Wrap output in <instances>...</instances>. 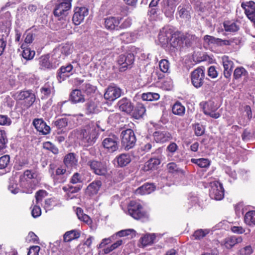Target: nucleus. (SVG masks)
<instances>
[{
    "instance_id": "23",
    "label": "nucleus",
    "mask_w": 255,
    "mask_h": 255,
    "mask_svg": "<svg viewBox=\"0 0 255 255\" xmlns=\"http://www.w3.org/2000/svg\"><path fill=\"white\" fill-rule=\"evenodd\" d=\"M102 186V182L100 180H95L91 183L86 188V195L92 197L96 195Z\"/></svg>"
},
{
    "instance_id": "10",
    "label": "nucleus",
    "mask_w": 255,
    "mask_h": 255,
    "mask_svg": "<svg viewBox=\"0 0 255 255\" xmlns=\"http://www.w3.org/2000/svg\"><path fill=\"white\" fill-rule=\"evenodd\" d=\"M204 44L209 47L213 46H223L231 45L233 43L232 39L223 40L216 38L213 36L206 35L203 37Z\"/></svg>"
},
{
    "instance_id": "61",
    "label": "nucleus",
    "mask_w": 255,
    "mask_h": 255,
    "mask_svg": "<svg viewBox=\"0 0 255 255\" xmlns=\"http://www.w3.org/2000/svg\"><path fill=\"white\" fill-rule=\"evenodd\" d=\"M115 239H116V236L115 235L111 236L110 237H109L108 238H105V239H103L101 243L99 244V248H103L104 246H105L109 243H111Z\"/></svg>"
},
{
    "instance_id": "59",
    "label": "nucleus",
    "mask_w": 255,
    "mask_h": 255,
    "mask_svg": "<svg viewBox=\"0 0 255 255\" xmlns=\"http://www.w3.org/2000/svg\"><path fill=\"white\" fill-rule=\"evenodd\" d=\"M11 121L6 115H0V125L9 126Z\"/></svg>"
},
{
    "instance_id": "60",
    "label": "nucleus",
    "mask_w": 255,
    "mask_h": 255,
    "mask_svg": "<svg viewBox=\"0 0 255 255\" xmlns=\"http://www.w3.org/2000/svg\"><path fill=\"white\" fill-rule=\"evenodd\" d=\"M195 134L197 136H201L204 133V128L202 125L196 124L194 125Z\"/></svg>"
},
{
    "instance_id": "30",
    "label": "nucleus",
    "mask_w": 255,
    "mask_h": 255,
    "mask_svg": "<svg viewBox=\"0 0 255 255\" xmlns=\"http://www.w3.org/2000/svg\"><path fill=\"white\" fill-rule=\"evenodd\" d=\"M40 91L42 94L41 99H45L49 97L51 94H54V87L52 84L47 83L40 89Z\"/></svg>"
},
{
    "instance_id": "41",
    "label": "nucleus",
    "mask_w": 255,
    "mask_h": 255,
    "mask_svg": "<svg viewBox=\"0 0 255 255\" xmlns=\"http://www.w3.org/2000/svg\"><path fill=\"white\" fill-rule=\"evenodd\" d=\"M156 236L155 234H148L141 237L140 240L141 244L144 246H146L152 244Z\"/></svg>"
},
{
    "instance_id": "33",
    "label": "nucleus",
    "mask_w": 255,
    "mask_h": 255,
    "mask_svg": "<svg viewBox=\"0 0 255 255\" xmlns=\"http://www.w3.org/2000/svg\"><path fill=\"white\" fill-rule=\"evenodd\" d=\"M80 236V233L76 230H72L66 232L63 235V242H70L74 240L78 239Z\"/></svg>"
},
{
    "instance_id": "25",
    "label": "nucleus",
    "mask_w": 255,
    "mask_h": 255,
    "mask_svg": "<svg viewBox=\"0 0 255 255\" xmlns=\"http://www.w3.org/2000/svg\"><path fill=\"white\" fill-rule=\"evenodd\" d=\"M153 136L156 142L163 143L170 139L171 134L167 131H156L153 133Z\"/></svg>"
},
{
    "instance_id": "12",
    "label": "nucleus",
    "mask_w": 255,
    "mask_h": 255,
    "mask_svg": "<svg viewBox=\"0 0 255 255\" xmlns=\"http://www.w3.org/2000/svg\"><path fill=\"white\" fill-rule=\"evenodd\" d=\"M219 106L213 101H208L205 102L203 107L204 113L210 117L218 119L220 117V114L216 112Z\"/></svg>"
},
{
    "instance_id": "54",
    "label": "nucleus",
    "mask_w": 255,
    "mask_h": 255,
    "mask_svg": "<svg viewBox=\"0 0 255 255\" xmlns=\"http://www.w3.org/2000/svg\"><path fill=\"white\" fill-rule=\"evenodd\" d=\"M35 55V51L31 50L30 48H23L22 55L26 60L32 59Z\"/></svg>"
},
{
    "instance_id": "21",
    "label": "nucleus",
    "mask_w": 255,
    "mask_h": 255,
    "mask_svg": "<svg viewBox=\"0 0 255 255\" xmlns=\"http://www.w3.org/2000/svg\"><path fill=\"white\" fill-rule=\"evenodd\" d=\"M95 100H90L85 105V110L87 115L96 114L100 112V108Z\"/></svg>"
},
{
    "instance_id": "19",
    "label": "nucleus",
    "mask_w": 255,
    "mask_h": 255,
    "mask_svg": "<svg viewBox=\"0 0 255 255\" xmlns=\"http://www.w3.org/2000/svg\"><path fill=\"white\" fill-rule=\"evenodd\" d=\"M172 30L169 27H164L160 30L158 34V39L162 45L168 44L173 35Z\"/></svg>"
},
{
    "instance_id": "50",
    "label": "nucleus",
    "mask_w": 255,
    "mask_h": 255,
    "mask_svg": "<svg viewBox=\"0 0 255 255\" xmlns=\"http://www.w3.org/2000/svg\"><path fill=\"white\" fill-rule=\"evenodd\" d=\"M159 95L156 93H146L142 94L141 98L144 101H156L159 99Z\"/></svg>"
},
{
    "instance_id": "24",
    "label": "nucleus",
    "mask_w": 255,
    "mask_h": 255,
    "mask_svg": "<svg viewBox=\"0 0 255 255\" xmlns=\"http://www.w3.org/2000/svg\"><path fill=\"white\" fill-rule=\"evenodd\" d=\"M122 18L120 17L109 16L105 19V27L109 30H114L118 27Z\"/></svg>"
},
{
    "instance_id": "51",
    "label": "nucleus",
    "mask_w": 255,
    "mask_h": 255,
    "mask_svg": "<svg viewBox=\"0 0 255 255\" xmlns=\"http://www.w3.org/2000/svg\"><path fill=\"white\" fill-rule=\"evenodd\" d=\"M44 149L51 151L54 154H57L59 153L58 148L50 141L44 142L43 144Z\"/></svg>"
},
{
    "instance_id": "4",
    "label": "nucleus",
    "mask_w": 255,
    "mask_h": 255,
    "mask_svg": "<svg viewBox=\"0 0 255 255\" xmlns=\"http://www.w3.org/2000/svg\"><path fill=\"white\" fill-rule=\"evenodd\" d=\"M128 214L136 220L147 218L145 212L143 210L142 206L138 203L131 201L128 205Z\"/></svg>"
},
{
    "instance_id": "2",
    "label": "nucleus",
    "mask_w": 255,
    "mask_h": 255,
    "mask_svg": "<svg viewBox=\"0 0 255 255\" xmlns=\"http://www.w3.org/2000/svg\"><path fill=\"white\" fill-rule=\"evenodd\" d=\"M135 50L134 47H131L129 51L120 55L118 59L117 62L119 66V71L124 72L128 69H130L134 63L135 57L132 53Z\"/></svg>"
},
{
    "instance_id": "9",
    "label": "nucleus",
    "mask_w": 255,
    "mask_h": 255,
    "mask_svg": "<svg viewBox=\"0 0 255 255\" xmlns=\"http://www.w3.org/2000/svg\"><path fill=\"white\" fill-rule=\"evenodd\" d=\"M49 54L41 56L39 58V68L41 70H46L55 69L59 65L60 63L58 60H55L52 55L51 59L50 60Z\"/></svg>"
},
{
    "instance_id": "49",
    "label": "nucleus",
    "mask_w": 255,
    "mask_h": 255,
    "mask_svg": "<svg viewBox=\"0 0 255 255\" xmlns=\"http://www.w3.org/2000/svg\"><path fill=\"white\" fill-rule=\"evenodd\" d=\"M191 161L201 168H207L210 165V161L206 158H192Z\"/></svg>"
},
{
    "instance_id": "52",
    "label": "nucleus",
    "mask_w": 255,
    "mask_h": 255,
    "mask_svg": "<svg viewBox=\"0 0 255 255\" xmlns=\"http://www.w3.org/2000/svg\"><path fill=\"white\" fill-rule=\"evenodd\" d=\"M159 67L163 73H169L170 63L168 60L166 59H162L159 62Z\"/></svg>"
},
{
    "instance_id": "6",
    "label": "nucleus",
    "mask_w": 255,
    "mask_h": 255,
    "mask_svg": "<svg viewBox=\"0 0 255 255\" xmlns=\"http://www.w3.org/2000/svg\"><path fill=\"white\" fill-rule=\"evenodd\" d=\"M12 97L16 101H24V109H28L35 101V96L30 91H22L15 93Z\"/></svg>"
},
{
    "instance_id": "20",
    "label": "nucleus",
    "mask_w": 255,
    "mask_h": 255,
    "mask_svg": "<svg viewBox=\"0 0 255 255\" xmlns=\"http://www.w3.org/2000/svg\"><path fill=\"white\" fill-rule=\"evenodd\" d=\"M243 239L241 236H232L226 238L221 243L227 249H231L236 245L241 243Z\"/></svg>"
},
{
    "instance_id": "47",
    "label": "nucleus",
    "mask_w": 255,
    "mask_h": 255,
    "mask_svg": "<svg viewBox=\"0 0 255 255\" xmlns=\"http://www.w3.org/2000/svg\"><path fill=\"white\" fill-rule=\"evenodd\" d=\"M248 75V72L243 67H237L234 70L233 73V78L235 80H238L242 76H246Z\"/></svg>"
},
{
    "instance_id": "14",
    "label": "nucleus",
    "mask_w": 255,
    "mask_h": 255,
    "mask_svg": "<svg viewBox=\"0 0 255 255\" xmlns=\"http://www.w3.org/2000/svg\"><path fill=\"white\" fill-rule=\"evenodd\" d=\"M122 90L117 86H109L104 94L105 99L113 101L119 98L122 94Z\"/></svg>"
},
{
    "instance_id": "44",
    "label": "nucleus",
    "mask_w": 255,
    "mask_h": 255,
    "mask_svg": "<svg viewBox=\"0 0 255 255\" xmlns=\"http://www.w3.org/2000/svg\"><path fill=\"white\" fill-rule=\"evenodd\" d=\"M224 27L226 31L232 32L237 31L239 29V25L235 22L225 21Z\"/></svg>"
},
{
    "instance_id": "36",
    "label": "nucleus",
    "mask_w": 255,
    "mask_h": 255,
    "mask_svg": "<svg viewBox=\"0 0 255 255\" xmlns=\"http://www.w3.org/2000/svg\"><path fill=\"white\" fill-rule=\"evenodd\" d=\"M77 82L79 84L81 85L80 87L81 91H82L87 95L91 94L95 92V87L89 83L85 82L83 83V81L81 80H77Z\"/></svg>"
},
{
    "instance_id": "8",
    "label": "nucleus",
    "mask_w": 255,
    "mask_h": 255,
    "mask_svg": "<svg viewBox=\"0 0 255 255\" xmlns=\"http://www.w3.org/2000/svg\"><path fill=\"white\" fill-rule=\"evenodd\" d=\"M205 69L203 67H198L193 70L190 75L191 83L196 88L202 87L204 83Z\"/></svg>"
},
{
    "instance_id": "39",
    "label": "nucleus",
    "mask_w": 255,
    "mask_h": 255,
    "mask_svg": "<svg viewBox=\"0 0 255 255\" xmlns=\"http://www.w3.org/2000/svg\"><path fill=\"white\" fill-rule=\"evenodd\" d=\"M182 38L183 42H184L185 45L188 47L191 46L197 40V37L195 35L189 33L182 34Z\"/></svg>"
},
{
    "instance_id": "27",
    "label": "nucleus",
    "mask_w": 255,
    "mask_h": 255,
    "mask_svg": "<svg viewBox=\"0 0 255 255\" xmlns=\"http://www.w3.org/2000/svg\"><path fill=\"white\" fill-rule=\"evenodd\" d=\"M170 45L174 48H177L182 46L183 40L182 33L177 31L174 33L169 41Z\"/></svg>"
},
{
    "instance_id": "62",
    "label": "nucleus",
    "mask_w": 255,
    "mask_h": 255,
    "mask_svg": "<svg viewBox=\"0 0 255 255\" xmlns=\"http://www.w3.org/2000/svg\"><path fill=\"white\" fill-rule=\"evenodd\" d=\"M41 208L39 206L35 205L32 211H31V215L33 217L37 218L41 215Z\"/></svg>"
},
{
    "instance_id": "58",
    "label": "nucleus",
    "mask_w": 255,
    "mask_h": 255,
    "mask_svg": "<svg viewBox=\"0 0 255 255\" xmlns=\"http://www.w3.org/2000/svg\"><path fill=\"white\" fill-rule=\"evenodd\" d=\"M253 249L251 245L247 246L240 250L241 255H251L253 253Z\"/></svg>"
},
{
    "instance_id": "22",
    "label": "nucleus",
    "mask_w": 255,
    "mask_h": 255,
    "mask_svg": "<svg viewBox=\"0 0 255 255\" xmlns=\"http://www.w3.org/2000/svg\"><path fill=\"white\" fill-rule=\"evenodd\" d=\"M33 125L37 130L43 134H47L50 132V127L47 126L42 119H34L33 121Z\"/></svg>"
},
{
    "instance_id": "29",
    "label": "nucleus",
    "mask_w": 255,
    "mask_h": 255,
    "mask_svg": "<svg viewBox=\"0 0 255 255\" xmlns=\"http://www.w3.org/2000/svg\"><path fill=\"white\" fill-rule=\"evenodd\" d=\"M53 178L59 183L64 182L67 179L66 169L62 166L59 167L56 170L55 175Z\"/></svg>"
},
{
    "instance_id": "38",
    "label": "nucleus",
    "mask_w": 255,
    "mask_h": 255,
    "mask_svg": "<svg viewBox=\"0 0 255 255\" xmlns=\"http://www.w3.org/2000/svg\"><path fill=\"white\" fill-rule=\"evenodd\" d=\"M172 112L175 115L182 116L185 114V108L180 102H177L173 105Z\"/></svg>"
},
{
    "instance_id": "48",
    "label": "nucleus",
    "mask_w": 255,
    "mask_h": 255,
    "mask_svg": "<svg viewBox=\"0 0 255 255\" xmlns=\"http://www.w3.org/2000/svg\"><path fill=\"white\" fill-rule=\"evenodd\" d=\"M209 233L208 229H198L194 232L193 237L194 240H201Z\"/></svg>"
},
{
    "instance_id": "37",
    "label": "nucleus",
    "mask_w": 255,
    "mask_h": 255,
    "mask_svg": "<svg viewBox=\"0 0 255 255\" xmlns=\"http://www.w3.org/2000/svg\"><path fill=\"white\" fill-rule=\"evenodd\" d=\"M245 223L250 227L255 226V211H249L244 217Z\"/></svg>"
},
{
    "instance_id": "3",
    "label": "nucleus",
    "mask_w": 255,
    "mask_h": 255,
    "mask_svg": "<svg viewBox=\"0 0 255 255\" xmlns=\"http://www.w3.org/2000/svg\"><path fill=\"white\" fill-rule=\"evenodd\" d=\"M121 143L125 150L132 148L135 145L136 138L134 131L130 128L123 130L121 132Z\"/></svg>"
},
{
    "instance_id": "43",
    "label": "nucleus",
    "mask_w": 255,
    "mask_h": 255,
    "mask_svg": "<svg viewBox=\"0 0 255 255\" xmlns=\"http://www.w3.org/2000/svg\"><path fill=\"white\" fill-rule=\"evenodd\" d=\"M175 7L174 4H172L171 3H169L166 1L163 8V11L167 17H170L173 15Z\"/></svg>"
},
{
    "instance_id": "31",
    "label": "nucleus",
    "mask_w": 255,
    "mask_h": 255,
    "mask_svg": "<svg viewBox=\"0 0 255 255\" xmlns=\"http://www.w3.org/2000/svg\"><path fill=\"white\" fill-rule=\"evenodd\" d=\"M132 115L136 119L142 118L146 112L144 105L140 103H137L134 109H133Z\"/></svg>"
},
{
    "instance_id": "28",
    "label": "nucleus",
    "mask_w": 255,
    "mask_h": 255,
    "mask_svg": "<svg viewBox=\"0 0 255 255\" xmlns=\"http://www.w3.org/2000/svg\"><path fill=\"white\" fill-rule=\"evenodd\" d=\"M70 100L73 104L83 103L85 101L84 96L82 94L81 90L78 89L74 90L71 92Z\"/></svg>"
},
{
    "instance_id": "45",
    "label": "nucleus",
    "mask_w": 255,
    "mask_h": 255,
    "mask_svg": "<svg viewBox=\"0 0 255 255\" xmlns=\"http://www.w3.org/2000/svg\"><path fill=\"white\" fill-rule=\"evenodd\" d=\"M7 142L8 139L5 131L3 130H0V152L6 148Z\"/></svg>"
},
{
    "instance_id": "1",
    "label": "nucleus",
    "mask_w": 255,
    "mask_h": 255,
    "mask_svg": "<svg viewBox=\"0 0 255 255\" xmlns=\"http://www.w3.org/2000/svg\"><path fill=\"white\" fill-rule=\"evenodd\" d=\"M99 123L100 122H97L96 124L91 122L81 129L80 135L84 142H86L89 144L95 142L98 136L97 128H100ZM101 129L102 131L105 130L102 128Z\"/></svg>"
},
{
    "instance_id": "16",
    "label": "nucleus",
    "mask_w": 255,
    "mask_h": 255,
    "mask_svg": "<svg viewBox=\"0 0 255 255\" xmlns=\"http://www.w3.org/2000/svg\"><path fill=\"white\" fill-rule=\"evenodd\" d=\"M88 14V9L85 7H76L74 10V13L72 20L75 25L80 24L84 20L85 16Z\"/></svg>"
},
{
    "instance_id": "26",
    "label": "nucleus",
    "mask_w": 255,
    "mask_h": 255,
    "mask_svg": "<svg viewBox=\"0 0 255 255\" xmlns=\"http://www.w3.org/2000/svg\"><path fill=\"white\" fill-rule=\"evenodd\" d=\"M118 105L120 110L128 114H130L133 110V105L130 100L126 98L120 100Z\"/></svg>"
},
{
    "instance_id": "17",
    "label": "nucleus",
    "mask_w": 255,
    "mask_h": 255,
    "mask_svg": "<svg viewBox=\"0 0 255 255\" xmlns=\"http://www.w3.org/2000/svg\"><path fill=\"white\" fill-rule=\"evenodd\" d=\"M222 60L224 67V76L226 78L230 80L234 66V62L226 55L223 56Z\"/></svg>"
},
{
    "instance_id": "42",
    "label": "nucleus",
    "mask_w": 255,
    "mask_h": 255,
    "mask_svg": "<svg viewBox=\"0 0 255 255\" xmlns=\"http://www.w3.org/2000/svg\"><path fill=\"white\" fill-rule=\"evenodd\" d=\"M68 119L66 118H60L53 121L52 125L58 129H63L68 126Z\"/></svg>"
},
{
    "instance_id": "13",
    "label": "nucleus",
    "mask_w": 255,
    "mask_h": 255,
    "mask_svg": "<svg viewBox=\"0 0 255 255\" xmlns=\"http://www.w3.org/2000/svg\"><path fill=\"white\" fill-rule=\"evenodd\" d=\"M102 145L107 151L113 153L119 148L118 137L114 135L109 136L103 140Z\"/></svg>"
},
{
    "instance_id": "18",
    "label": "nucleus",
    "mask_w": 255,
    "mask_h": 255,
    "mask_svg": "<svg viewBox=\"0 0 255 255\" xmlns=\"http://www.w3.org/2000/svg\"><path fill=\"white\" fill-rule=\"evenodd\" d=\"M73 69V66L71 64L61 67L57 73V78L59 82L64 81L71 75Z\"/></svg>"
},
{
    "instance_id": "57",
    "label": "nucleus",
    "mask_w": 255,
    "mask_h": 255,
    "mask_svg": "<svg viewBox=\"0 0 255 255\" xmlns=\"http://www.w3.org/2000/svg\"><path fill=\"white\" fill-rule=\"evenodd\" d=\"M70 182L73 184L82 182L81 175L78 172L75 173L71 177Z\"/></svg>"
},
{
    "instance_id": "15",
    "label": "nucleus",
    "mask_w": 255,
    "mask_h": 255,
    "mask_svg": "<svg viewBox=\"0 0 255 255\" xmlns=\"http://www.w3.org/2000/svg\"><path fill=\"white\" fill-rule=\"evenodd\" d=\"M71 8V4L58 2V3L55 5L53 13L55 16L62 18L67 15L68 11L70 10Z\"/></svg>"
},
{
    "instance_id": "34",
    "label": "nucleus",
    "mask_w": 255,
    "mask_h": 255,
    "mask_svg": "<svg viewBox=\"0 0 255 255\" xmlns=\"http://www.w3.org/2000/svg\"><path fill=\"white\" fill-rule=\"evenodd\" d=\"M155 186L152 183H146L136 189V193L141 194H148L153 192Z\"/></svg>"
},
{
    "instance_id": "7",
    "label": "nucleus",
    "mask_w": 255,
    "mask_h": 255,
    "mask_svg": "<svg viewBox=\"0 0 255 255\" xmlns=\"http://www.w3.org/2000/svg\"><path fill=\"white\" fill-rule=\"evenodd\" d=\"M82 160L89 166L90 169L96 174L104 175L107 173V168L105 165L100 161L82 158Z\"/></svg>"
},
{
    "instance_id": "56",
    "label": "nucleus",
    "mask_w": 255,
    "mask_h": 255,
    "mask_svg": "<svg viewBox=\"0 0 255 255\" xmlns=\"http://www.w3.org/2000/svg\"><path fill=\"white\" fill-rule=\"evenodd\" d=\"M167 167L168 171L172 173L180 172L182 171L181 169L179 168L176 164L174 162H170L168 163Z\"/></svg>"
},
{
    "instance_id": "35",
    "label": "nucleus",
    "mask_w": 255,
    "mask_h": 255,
    "mask_svg": "<svg viewBox=\"0 0 255 255\" xmlns=\"http://www.w3.org/2000/svg\"><path fill=\"white\" fill-rule=\"evenodd\" d=\"M64 163L67 167H73L77 165L78 160L76 158V154L74 153H69L65 155L64 159Z\"/></svg>"
},
{
    "instance_id": "64",
    "label": "nucleus",
    "mask_w": 255,
    "mask_h": 255,
    "mask_svg": "<svg viewBox=\"0 0 255 255\" xmlns=\"http://www.w3.org/2000/svg\"><path fill=\"white\" fill-rule=\"evenodd\" d=\"M40 247L38 246H33L29 249L27 255H39Z\"/></svg>"
},
{
    "instance_id": "63",
    "label": "nucleus",
    "mask_w": 255,
    "mask_h": 255,
    "mask_svg": "<svg viewBox=\"0 0 255 255\" xmlns=\"http://www.w3.org/2000/svg\"><path fill=\"white\" fill-rule=\"evenodd\" d=\"M46 194V191L40 190L37 191L35 194V198L36 203L38 204L40 201H41L43 198L44 197Z\"/></svg>"
},
{
    "instance_id": "11",
    "label": "nucleus",
    "mask_w": 255,
    "mask_h": 255,
    "mask_svg": "<svg viewBox=\"0 0 255 255\" xmlns=\"http://www.w3.org/2000/svg\"><path fill=\"white\" fill-rule=\"evenodd\" d=\"M211 188L209 195L211 198L216 200H221L224 197V190L221 183L217 181L211 182Z\"/></svg>"
},
{
    "instance_id": "53",
    "label": "nucleus",
    "mask_w": 255,
    "mask_h": 255,
    "mask_svg": "<svg viewBox=\"0 0 255 255\" xmlns=\"http://www.w3.org/2000/svg\"><path fill=\"white\" fill-rule=\"evenodd\" d=\"M82 188V186H72L68 185L67 186H64L62 189L64 191L68 193H75L79 192Z\"/></svg>"
},
{
    "instance_id": "55",
    "label": "nucleus",
    "mask_w": 255,
    "mask_h": 255,
    "mask_svg": "<svg viewBox=\"0 0 255 255\" xmlns=\"http://www.w3.org/2000/svg\"><path fill=\"white\" fill-rule=\"evenodd\" d=\"M10 157L5 155L0 157V169H3L6 167L9 163Z\"/></svg>"
},
{
    "instance_id": "32",
    "label": "nucleus",
    "mask_w": 255,
    "mask_h": 255,
    "mask_svg": "<svg viewBox=\"0 0 255 255\" xmlns=\"http://www.w3.org/2000/svg\"><path fill=\"white\" fill-rule=\"evenodd\" d=\"M119 166L122 167L127 166L131 161V158L128 153H122L117 156L115 159Z\"/></svg>"
},
{
    "instance_id": "5",
    "label": "nucleus",
    "mask_w": 255,
    "mask_h": 255,
    "mask_svg": "<svg viewBox=\"0 0 255 255\" xmlns=\"http://www.w3.org/2000/svg\"><path fill=\"white\" fill-rule=\"evenodd\" d=\"M73 46L71 43H67L62 44L53 50V58L58 60L59 63L65 57L72 53Z\"/></svg>"
},
{
    "instance_id": "46",
    "label": "nucleus",
    "mask_w": 255,
    "mask_h": 255,
    "mask_svg": "<svg viewBox=\"0 0 255 255\" xmlns=\"http://www.w3.org/2000/svg\"><path fill=\"white\" fill-rule=\"evenodd\" d=\"M77 215L78 219L81 221L87 223V224H91L92 220L89 216L84 214L83 211L80 208H77Z\"/></svg>"
},
{
    "instance_id": "40",
    "label": "nucleus",
    "mask_w": 255,
    "mask_h": 255,
    "mask_svg": "<svg viewBox=\"0 0 255 255\" xmlns=\"http://www.w3.org/2000/svg\"><path fill=\"white\" fill-rule=\"evenodd\" d=\"M160 156L159 155L156 158L152 157L146 163L145 166H147L148 170H152L157 168L161 162Z\"/></svg>"
}]
</instances>
